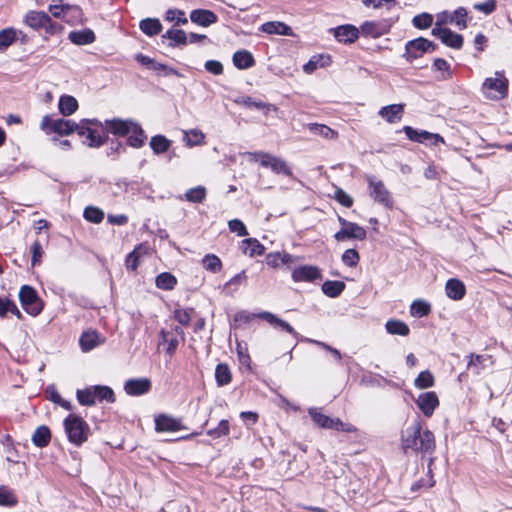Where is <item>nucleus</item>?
I'll list each match as a JSON object with an SVG mask.
<instances>
[{"mask_svg":"<svg viewBox=\"0 0 512 512\" xmlns=\"http://www.w3.org/2000/svg\"><path fill=\"white\" fill-rule=\"evenodd\" d=\"M401 447L405 454L409 452L432 454L435 450L434 434L430 430H422L419 420H414L401 433Z\"/></svg>","mask_w":512,"mask_h":512,"instance_id":"nucleus-1","label":"nucleus"},{"mask_svg":"<svg viewBox=\"0 0 512 512\" xmlns=\"http://www.w3.org/2000/svg\"><path fill=\"white\" fill-rule=\"evenodd\" d=\"M90 434V426L81 417L74 414L66 417V436L71 443L80 446L87 441Z\"/></svg>","mask_w":512,"mask_h":512,"instance_id":"nucleus-2","label":"nucleus"},{"mask_svg":"<svg viewBox=\"0 0 512 512\" xmlns=\"http://www.w3.org/2000/svg\"><path fill=\"white\" fill-rule=\"evenodd\" d=\"M250 161H259L262 167L270 168L276 174H283L286 176H290L292 171L287 163L272 154L256 151V152H247Z\"/></svg>","mask_w":512,"mask_h":512,"instance_id":"nucleus-3","label":"nucleus"},{"mask_svg":"<svg viewBox=\"0 0 512 512\" xmlns=\"http://www.w3.org/2000/svg\"><path fill=\"white\" fill-rule=\"evenodd\" d=\"M308 414L312 418L313 422L321 428L343 431L348 433L356 431V428L353 425L349 423H344L339 418H330L329 416L321 413V411L316 407L309 408Z\"/></svg>","mask_w":512,"mask_h":512,"instance_id":"nucleus-4","label":"nucleus"},{"mask_svg":"<svg viewBox=\"0 0 512 512\" xmlns=\"http://www.w3.org/2000/svg\"><path fill=\"white\" fill-rule=\"evenodd\" d=\"M76 130H66V136ZM80 140L90 147H99L107 140L106 132H112L116 136H126L130 130H77Z\"/></svg>","mask_w":512,"mask_h":512,"instance_id":"nucleus-5","label":"nucleus"},{"mask_svg":"<svg viewBox=\"0 0 512 512\" xmlns=\"http://www.w3.org/2000/svg\"><path fill=\"white\" fill-rule=\"evenodd\" d=\"M495 75L496 77L486 78L482 85L483 94L491 100L502 99L508 92V80L500 72Z\"/></svg>","mask_w":512,"mask_h":512,"instance_id":"nucleus-6","label":"nucleus"},{"mask_svg":"<svg viewBox=\"0 0 512 512\" xmlns=\"http://www.w3.org/2000/svg\"><path fill=\"white\" fill-rule=\"evenodd\" d=\"M367 181L370 189V196L374 201L387 209H392L393 198L384 183L381 180H377L374 176H368Z\"/></svg>","mask_w":512,"mask_h":512,"instance_id":"nucleus-7","label":"nucleus"},{"mask_svg":"<svg viewBox=\"0 0 512 512\" xmlns=\"http://www.w3.org/2000/svg\"><path fill=\"white\" fill-rule=\"evenodd\" d=\"M19 298L24 310L36 316L42 311V303L38 298L36 291L30 286H23L19 292Z\"/></svg>","mask_w":512,"mask_h":512,"instance_id":"nucleus-8","label":"nucleus"},{"mask_svg":"<svg viewBox=\"0 0 512 512\" xmlns=\"http://www.w3.org/2000/svg\"><path fill=\"white\" fill-rule=\"evenodd\" d=\"M434 49L435 45L431 41L420 37L406 43L404 57H406L409 62H412L422 57L424 53L433 51Z\"/></svg>","mask_w":512,"mask_h":512,"instance_id":"nucleus-9","label":"nucleus"},{"mask_svg":"<svg viewBox=\"0 0 512 512\" xmlns=\"http://www.w3.org/2000/svg\"><path fill=\"white\" fill-rule=\"evenodd\" d=\"M366 236H367L366 230L362 226H360L354 222L348 224L344 228H341L339 231H337L334 234V238L338 242H342V241L350 240V239L362 241V240L366 239Z\"/></svg>","mask_w":512,"mask_h":512,"instance_id":"nucleus-10","label":"nucleus"},{"mask_svg":"<svg viewBox=\"0 0 512 512\" xmlns=\"http://www.w3.org/2000/svg\"><path fill=\"white\" fill-rule=\"evenodd\" d=\"M292 279L295 282H314L321 279V271L313 265H302L292 271Z\"/></svg>","mask_w":512,"mask_h":512,"instance_id":"nucleus-11","label":"nucleus"},{"mask_svg":"<svg viewBox=\"0 0 512 512\" xmlns=\"http://www.w3.org/2000/svg\"><path fill=\"white\" fill-rule=\"evenodd\" d=\"M398 132H404L406 138L413 142L419 143H430L432 145H437L439 142H444L443 138L439 134H433L428 132L427 130H398Z\"/></svg>","mask_w":512,"mask_h":512,"instance_id":"nucleus-12","label":"nucleus"},{"mask_svg":"<svg viewBox=\"0 0 512 512\" xmlns=\"http://www.w3.org/2000/svg\"><path fill=\"white\" fill-rule=\"evenodd\" d=\"M416 404L426 417H430L439 405V400L435 392H425L418 396Z\"/></svg>","mask_w":512,"mask_h":512,"instance_id":"nucleus-13","label":"nucleus"},{"mask_svg":"<svg viewBox=\"0 0 512 512\" xmlns=\"http://www.w3.org/2000/svg\"><path fill=\"white\" fill-rule=\"evenodd\" d=\"M105 338L96 330L84 331L79 338V345L83 352H89L104 343Z\"/></svg>","mask_w":512,"mask_h":512,"instance_id":"nucleus-14","label":"nucleus"},{"mask_svg":"<svg viewBox=\"0 0 512 512\" xmlns=\"http://www.w3.org/2000/svg\"><path fill=\"white\" fill-rule=\"evenodd\" d=\"M151 389V381L148 378L129 379L124 384V390L128 395L140 396Z\"/></svg>","mask_w":512,"mask_h":512,"instance_id":"nucleus-15","label":"nucleus"},{"mask_svg":"<svg viewBox=\"0 0 512 512\" xmlns=\"http://www.w3.org/2000/svg\"><path fill=\"white\" fill-rule=\"evenodd\" d=\"M183 428L181 421L172 416L161 414L155 418V429L158 432H175Z\"/></svg>","mask_w":512,"mask_h":512,"instance_id":"nucleus-16","label":"nucleus"},{"mask_svg":"<svg viewBox=\"0 0 512 512\" xmlns=\"http://www.w3.org/2000/svg\"><path fill=\"white\" fill-rule=\"evenodd\" d=\"M260 319L267 321L275 329L286 331L287 333L293 335L295 338L299 337V334L288 322L278 318L275 314L269 311H261Z\"/></svg>","mask_w":512,"mask_h":512,"instance_id":"nucleus-17","label":"nucleus"},{"mask_svg":"<svg viewBox=\"0 0 512 512\" xmlns=\"http://www.w3.org/2000/svg\"><path fill=\"white\" fill-rule=\"evenodd\" d=\"M190 19L193 23L202 27H208L217 22L216 14L207 9H195L190 13Z\"/></svg>","mask_w":512,"mask_h":512,"instance_id":"nucleus-18","label":"nucleus"},{"mask_svg":"<svg viewBox=\"0 0 512 512\" xmlns=\"http://www.w3.org/2000/svg\"><path fill=\"white\" fill-rule=\"evenodd\" d=\"M332 31L335 38L342 43H352L359 35V30L352 25H342Z\"/></svg>","mask_w":512,"mask_h":512,"instance_id":"nucleus-19","label":"nucleus"},{"mask_svg":"<svg viewBox=\"0 0 512 512\" xmlns=\"http://www.w3.org/2000/svg\"><path fill=\"white\" fill-rule=\"evenodd\" d=\"M404 106L402 104H392L383 107L379 111V115L389 124L398 123L403 116Z\"/></svg>","mask_w":512,"mask_h":512,"instance_id":"nucleus-20","label":"nucleus"},{"mask_svg":"<svg viewBox=\"0 0 512 512\" xmlns=\"http://www.w3.org/2000/svg\"><path fill=\"white\" fill-rule=\"evenodd\" d=\"M236 103L241 104L251 110L261 111L264 114H267L272 110L273 111L275 110V108L272 105L267 104V103L261 101L260 99L252 98L249 96L239 97L236 100Z\"/></svg>","mask_w":512,"mask_h":512,"instance_id":"nucleus-21","label":"nucleus"},{"mask_svg":"<svg viewBox=\"0 0 512 512\" xmlns=\"http://www.w3.org/2000/svg\"><path fill=\"white\" fill-rule=\"evenodd\" d=\"M261 312L251 313L247 310H240L233 316L232 329H245L254 319H260Z\"/></svg>","mask_w":512,"mask_h":512,"instance_id":"nucleus-22","label":"nucleus"},{"mask_svg":"<svg viewBox=\"0 0 512 512\" xmlns=\"http://www.w3.org/2000/svg\"><path fill=\"white\" fill-rule=\"evenodd\" d=\"M445 291L450 299L458 301L465 296L466 288L462 281L451 278L446 282Z\"/></svg>","mask_w":512,"mask_h":512,"instance_id":"nucleus-23","label":"nucleus"},{"mask_svg":"<svg viewBox=\"0 0 512 512\" xmlns=\"http://www.w3.org/2000/svg\"><path fill=\"white\" fill-rule=\"evenodd\" d=\"M50 22V17L44 12L30 11L25 17V23L33 29L46 27Z\"/></svg>","mask_w":512,"mask_h":512,"instance_id":"nucleus-24","label":"nucleus"},{"mask_svg":"<svg viewBox=\"0 0 512 512\" xmlns=\"http://www.w3.org/2000/svg\"><path fill=\"white\" fill-rule=\"evenodd\" d=\"M93 397L95 402L114 403L116 401L113 389L106 385H92Z\"/></svg>","mask_w":512,"mask_h":512,"instance_id":"nucleus-25","label":"nucleus"},{"mask_svg":"<svg viewBox=\"0 0 512 512\" xmlns=\"http://www.w3.org/2000/svg\"><path fill=\"white\" fill-rule=\"evenodd\" d=\"M68 38L76 45H87L95 41V34L91 29L87 28L80 31H71Z\"/></svg>","mask_w":512,"mask_h":512,"instance_id":"nucleus-26","label":"nucleus"},{"mask_svg":"<svg viewBox=\"0 0 512 512\" xmlns=\"http://www.w3.org/2000/svg\"><path fill=\"white\" fill-rule=\"evenodd\" d=\"M261 30L267 34L292 35L291 27L279 21L266 22L261 26Z\"/></svg>","mask_w":512,"mask_h":512,"instance_id":"nucleus-27","label":"nucleus"},{"mask_svg":"<svg viewBox=\"0 0 512 512\" xmlns=\"http://www.w3.org/2000/svg\"><path fill=\"white\" fill-rule=\"evenodd\" d=\"M147 253V247L140 244L135 247V249L130 252L125 260V265L127 270L135 271L139 266L140 258Z\"/></svg>","mask_w":512,"mask_h":512,"instance_id":"nucleus-28","label":"nucleus"},{"mask_svg":"<svg viewBox=\"0 0 512 512\" xmlns=\"http://www.w3.org/2000/svg\"><path fill=\"white\" fill-rule=\"evenodd\" d=\"M176 334L172 332L161 331L162 341L167 343L166 353L170 356L173 355L178 347L179 341L177 335L183 334V330L180 327L175 328Z\"/></svg>","mask_w":512,"mask_h":512,"instance_id":"nucleus-29","label":"nucleus"},{"mask_svg":"<svg viewBox=\"0 0 512 512\" xmlns=\"http://www.w3.org/2000/svg\"><path fill=\"white\" fill-rule=\"evenodd\" d=\"M233 63L238 69H248L255 63L252 54L247 50H239L233 55Z\"/></svg>","mask_w":512,"mask_h":512,"instance_id":"nucleus-30","label":"nucleus"},{"mask_svg":"<svg viewBox=\"0 0 512 512\" xmlns=\"http://www.w3.org/2000/svg\"><path fill=\"white\" fill-rule=\"evenodd\" d=\"M241 250L250 257L262 255L264 246L255 238L244 239L241 244Z\"/></svg>","mask_w":512,"mask_h":512,"instance_id":"nucleus-31","label":"nucleus"},{"mask_svg":"<svg viewBox=\"0 0 512 512\" xmlns=\"http://www.w3.org/2000/svg\"><path fill=\"white\" fill-rule=\"evenodd\" d=\"M345 289V283L342 281L327 280L322 285L323 293L331 298L338 297Z\"/></svg>","mask_w":512,"mask_h":512,"instance_id":"nucleus-32","label":"nucleus"},{"mask_svg":"<svg viewBox=\"0 0 512 512\" xmlns=\"http://www.w3.org/2000/svg\"><path fill=\"white\" fill-rule=\"evenodd\" d=\"M51 439V433L48 427L39 426L32 435V442L37 447H45Z\"/></svg>","mask_w":512,"mask_h":512,"instance_id":"nucleus-33","label":"nucleus"},{"mask_svg":"<svg viewBox=\"0 0 512 512\" xmlns=\"http://www.w3.org/2000/svg\"><path fill=\"white\" fill-rule=\"evenodd\" d=\"M140 29L148 36H154L161 32L162 25L156 18H147L140 22Z\"/></svg>","mask_w":512,"mask_h":512,"instance_id":"nucleus-34","label":"nucleus"},{"mask_svg":"<svg viewBox=\"0 0 512 512\" xmlns=\"http://www.w3.org/2000/svg\"><path fill=\"white\" fill-rule=\"evenodd\" d=\"M385 327L387 332L392 335L407 336L410 333L409 326L400 320H388Z\"/></svg>","mask_w":512,"mask_h":512,"instance_id":"nucleus-35","label":"nucleus"},{"mask_svg":"<svg viewBox=\"0 0 512 512\" xmlns=\"http://www.w3.org/2000/svg\"><path fill=\"white\" fill-rule=\"evenodd\" d=\"M215 379L218 386H225L231 382L232 375L227 364L220 363L216 366Z\"/></svg>","mask_w":512,"mask_h":512,"instance_id":"nucleus-36","label":"nucleus"},{"mask_svg":"<svg viewBox=\"0 0 512 512\" xmlns=\"http://www.w3.org/2000/svg\"><path fill=\"white\" fill-rule=\"evenodd\" d=\"M207 195L206 188L204 186H196L187 190L184 194V199L192 203H202Z\"/></svg>","mask_w":512,"mask_h":512,"instance_id":"nucleus-37","label":"nucleus"},{"mask_svg":"<svg viewBox=\"0 0 512 512\" xmlns=\"http://www.w3.org/2000/svg\"><path fill=\"white\" fill-rule=\"evenodd\" d=\"M431 311V306L424 300H414L410 306V314L413 317L421 318L427 316Z\"/></svg>","mask_w":512,"mask_h":512,"instance_id":"nucleus-38","label":"nucleus"},{"mask_svg":"<svg viewBox=\"0 0 512 512\" xmlns=\"http://www.w3.org/2000/svg\"><path fill=\"white\" fill-rule=\"evenodd\" d=\"M202 266L209 272L218 273L222 270V261L215 254H207L202 259Z\"/></svg>","mask_w":512,"mask_h":512,"instance_id":"nucleus-39","label":"nucleus"},{"mask_svg":"<svg viewBox=\"0 0 512 512\" xmlns=\"http://www.w3.org/2000/svg\"><path fill=\"white\" fill-rule=\"evenodd\" d=\"M156 286L162 290H172L177 284V279L168 272H163L156 277Z\"/></svg>","mask_w":512,"mask_h":512,"instance_id":"nucleus-40","label":"nucleus"},{"mask_svg":"<svg viewBox=\"0 0 512 512\" xmlns=\"http://www.w3.org/2000/svg\"><path fill=\"white\" fill-rule=\"evenodd\" d=\"M83 217L88 222L99 224L104 219V211L96 206H87L84 209Z\"/></svg>","mask_w":512,"mask_h":512,"instance_id":"nucleus-41","label":"nucleus"},{"mask_svg":"<svg viewBox=\"0 0 512 512\" xmlns=\"http://www.w3.org/2000/svg\"><path fill=\"white\" fill-rule=\"evenodd\" d=\"M247 283V275L246 271L242 270L238 274H236L234 277H232L230 280H228L224 286V290H230L231 292H235L238 290V287L241 285H245Z\"/></svg>","mask_w":512,"mask_h":512,"instance_id":"nucleus-42","label":"nucleus"},{"mask_svg":"<svg viewBox=\"0 0 512 512\" xmlns=\"http://www.w3.org/2000/svg\"><path fill=\"white\" fill-rule=\"evenodd\" d=\"M92 386L86 387L84 389H78L76 391V398L80 405L82 406H93L95 405V400L93 397Z\"/></svg>","mask_w":512,"mask_h":512,"instance_id":"nucleus-43","label":"nucleus"},{"mask_svg":"<svg viewBox=\"0 0 512 512\" xmlns=\"http://www.w3.org/2000/svg\"><path fill=\"white\" fill-rule=\"evenodd\" d=\"M441 41L445 45L455 49H460L463 45V37L460 34L451 31L450 29H447Z\"/></svg>","mask_w":512,"mask_h":512,"instance_id":"nucleus-44","label":"nucleus"},{"mask_svg":"<svg viewBox=\"0 0 512 512\" xmlns=\"http://www.w3.org/2000/svg\"><path fill=\"white\" fill-rule=\"evenodd\" d=\"M183 140L186 141L187 145L192 147L203 143L205 138L202 130H183Z\"/></svg>","mask_w":512,"mask_h":512,"instance_id":"nucleus-45","label":"nucleus"},{"mask_svg":"<svg viewBox=\"0 0 512 512\" xmlns=\"http://www.w3.org/2000/svg\"><path fill=\"white\" fill-rule=\"evenodd\" d=\"M150 146L154 153L160 154L168 150L170 146V141L162 135H156L151 138Z\"/></svg>","mask_w":512,"mask_h":512,"instance_id":"nucleus-46","label":"nucleus"},{"mask_svg":"<svg viewBox=\"0 0 512 512\" xmlns=\"http://www.w3.org/2000/svg\"><path fill=\"white\" fill-rule=\"evenodd\" d=\"M414 385L418 389L430 388L434 385V376L428 370L422 371L415 379Z\"/></svg>","mask_w":512,"mask_h":512,"instance_id":"nucleus-47","label":"nucleus"},{"mask_svg":"<svg viewBox=\"0 0 512 512\" xmlns=\"http://www.w3.org/2000/svg\"><path fill=\"white\" fill-rule=\"evenodd\" d=\"M467 10L464 7L457 8L450 17V23H454L460 29L467 27Z\"/></svg>","mask_w":512,"mask_h":512,"instance_id":"nucleus-48","label":"nucleus"},{"mask_svg":"<svg viewBox=\"0 0 512 512\" xmlns=\"http://www.w3.org/2000/svg\"><path fill=\"white\" fill-rule=\"evenodd\" d=\"M329 60V57L323 55L313 56L303 67V70L310 74L314 72L318 67H322L326 64V61Z\"/></svg>","mask_w":512,"mask_h":512,"instance_id":"nucleus-49","label":"nucleus"},{"mask_svg":"<svg viewBox=\"0 0 512 512\" xmlns=\"http://www.w3.org/2000/svg\"><path fill=\"white\" fill-rule=\"evenodd\" d=\"M412 23L418 29H427L433 24V16L429 13H421L413 17Z\"/></svg>","mask_w":512,"mask_h":512,"instance_id":"nucleus-50","label":"nucleus"},{"mask_svg":"<svg viewBox=\"0 0 512 512\" xmlns=\"http://www.w3.org/2000/svg\"><path fill=\"white\" fill-rule=\"evenodd\" d=\"M16 39V31L13 28H7L0 31V50L8 48Z\"/></svg>","mask_w":512,"mask_h":512,"instance_id":"nucleus-51","label":"nucleus"},{"mask_svg":"<svg viewBox=\"0 0 512 512\" xmlns=\"http://www.w3.org/2000/svg\"><path fill=\"white\" fill-rule=\"evenodd\" d=\"M164 38L173 40L176 44L185 45L188 43V36L185 31L180 29H170L164 35Z\"/></svg>","mask_w":512,"mask_h":512,"instance_id":"nucleus-52","label":"nucleus"},{"mask_svg":"<svg viewBox=\"0 0 512 512\" xmlns=\"http://www.w3.org/2000/svg\"><path fill=\"white\" fill-rule=\"evenodd\" d=\"M7 313H12L20 317V311L15 303L8 298L0 297V317H4Z\"/></svg>","mask_w":512,"mask_h":512,"instance_id":"nucleus-53","label":"nucleus"},{"mask_svg":"<svg viewBox=\"0 0 512 512\" xmlns=\"http://www.w3.org/2000/svg\"><path fill=\"white\" fill-rule=\"evenodd\" d=\"M105 124L107 128H141L140 124L134 122L133 120H122V119H112L106 120Z\"/></svg>","mask_w":512,"mask_h":512,"instance_id":"nucleus-54","label":"nucleus"},{"mask_svg":"<svg viewBox=\"0 0 512 512\" xmlns=\"http://www.w3.org/2000/svg\"><path fill=\"white\" fill-rule=\"evenodd\" d=\"M133 133L128 136L127 142L134 148H140L143 146L147 136L144 134V130H132Z\"/></svg>","mask_w":512,"mask_h":512,"instance_id":"nucleus-55","label":"nucleus"},{"mask_svg":"<svg viewBox=\"0 0 512 512\" xmlns=\"http://www.w3.org/2000/svg\"><path fill=\"white\" fill-rule=\"evenodd\" d=\"M194 312L193 308H179L174 311V318L181 325L187 326L191 321V315Z\"/></svg>","mask_w":512,"mask_h":512,"instance_id":"nucleus-56","label":"nucleus"},{"mask_svg":"<svg viewBox=\"0 0 512 512\" xmlns=\"http://www.w3.org/2000/svg\"><path fill=\"white\" fill-rule=\"evenodd\" d=\"M342 262L349 266V267H355L360 259L359 253L355 249H347L342 254Z\"/></svg>","mask_w":512,"mask_h":512,"instance_id":"nucleus-57","label":"nucleus"},{"mask_svg":"<svg viewBox=\"0 0 512 512\" xmlns=\"http://www.w3.org/2000/svg\"><path fill=\"white\" fill-rule=\"evenodd\" d=\"M13 492L5 486L0 487V505L13 506L16 504Z\"/></svg>","mask_w":512,"mask_h":512,"instance_id":"nucleus-58","label":"nucleus"},{"mask_svg":"<svg viewBox=\"0 0 512 512\" xmlns=\"http://www.w3.org/2000/svg\"><path fill=\"white\" fill-rule=\"evenodd\" d=\"M165 19L169 22L176 21V24H186L188 22L185 13L178 9H169L165 14Z\"/></svg>","mask_w":512,"mask_h":512,"instance_id":"nucleus-59","label":"nucleus"},{"mask_svg":"<svg viewBox=\"0 0 512 512\" xmlns=\"http://www.w3.org/2000/svg\"><path fill=\"white\" fill-rule=\"evenodd\" d=\"M229 433V422L228 420H221L218 426L214 429L207 431V434L213 438H219Z\"/></svg>","mask_w":512,"mask_h":512,"instance_id":"nucleus-60","label":"nucleus"},{"mask_svg":"<svg viewBox=\"0 0 512 512\" xmlns=\"http://www.w3.org/2000/svg\"><path fill=\"white\" fill-rule=\"evenodd\" d=\"M484 361H486L485 356L470 354L467 367L468 369H474L475 373L478 374L480 370L484 368Z\"/></svg>","mask_w":512,"mask_h":512,"instance_id":"nucleus-61","label":"nucleus"},{"mask_svg":"<svg viewBox=\"0 0 512 512\" xmlns=\"http://www.w3.org/2000/svg\"><path fill=\"white\" fill-rule=\"evenodd\" d=\"M334 199L341 205L350 208L353 205V198L341 188H337L334 192Z\"/></svg>","mask_w":512,"mask_h":512,"instance_id":"nucleus-62","label":"nucleus"},{"mask_svg":"<svg viewBox=\"0 0 512 512\" xmlns=\"http://www.w3.org/2000/svg\"><path fill=\"white\" fill-rule=\"evenodd\" d=\"M228 227L231 232L236 233L238 236L243 237L248 235V231L244 223L239 219H233L228 222Z\"/></svg>","mask_w":512,"mask_h":512,"instance_id":"nucleus-63","label":"nucleus"},{"mask_svg":"<svg viewBox=\"0 0 512 512\" xmlns=\"http://www.w3.org/2000/svg\"><path fill=\"white\" fill-rule=\"evenodd\" d=\"M496 6L497 4L495 0H487L483 3L474 4L473 8L479 12L484 13L485 15H489L495 11Z\"/></svg>","mask_w":512,"mask_h":512,"instance_id":"nucleus-64","label":"nucleus"}]
</instances>
